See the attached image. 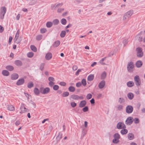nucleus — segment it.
Returning <instances> with one entry per match:
<instances>
[{"label": "nucleus", "mask_w": 145, "mask_h": 145, "mask_svg": "<svg viewBox=\"0 0 145 145\" xmlns=\"http://www.w3.org/2000/svg\"><path fill=\"white\" fill-rule=\"evenodd\" d=\"M7 108L8 110L10 111H14L15 110L14 107L11 105H7Z\"/></svg>", "instance_id": "nucleus-21"}, {"label": "nucleus", "mask_w": 145, "mask_h": 145, "mask_svg": "<svg viewBox=\"0 0 145 145\" xmlns=\"http://www.w3.org/2000/svg\"><path fill=\"white\" fill-rule=\"evenodd\" d=\"M61 23L64 25H65L67 23V21L64 18H62L61 21Z\"/></svg>", "instance_id": "nucleus-43"}, {"label": "nucleus", "mask_w": 145, "mask_h": 145, "mask_svg": "<svg viewBox=\"0 0 145 145\" xmlns=\"http://www.w3.org/2000/svg\"><path fill=\"white\" fill-rule=\"evenodd\" d=\"M2 74L4 76H7L9 75V72L7 70H4L2 71Z\"/></svg>", "instance_id": "nucleus-25"}, {"label": "nucleus", "mask_w": 145, "mask_h": 145, "mask_svg": "<svg viewBox=\"0 0 145 145\" xmlns=\"http://www.w3.org/2000/svg\"><path fill=\"white\" fill-rule=\"evenodd\" d=\"M6 11V8L5 7H3L1 8V15H2V16H1V18L3 19L5 15V14Z\"/></svg>", "instance_id": "nucleus-11"}, {"label": "nucleus", "mask_w": 145, "mask_h": 145, "mask_svg": "<svg viewBox=\"0 0 145 145\" xmlns=\"http://www.w3.org/2000/svg\"><path fill=\"white\" fill-rule=\"evenodd\" d=\"M30 48L34 52H36L37 49L36 47L33 45H31L30 46Z\"/></svg>", "instance_id": "nucleus-37"}, {"label": "nucleus", "mask_w": 145, "mask_h": 145, "mask_svg": "<svg viewBox=\"0 0 145 145\" xmlns=\"http://www.w3.org/2000/svg\"><path fill=\"white\" fill-rule=\"evenodd\" d=\"M22 40L21 37H15L14 39V42L16 43H19Z\"/></svg>", "instance_id": "nucleus-16"}, {"label": "nucleus", "mask_w": 145, "mask_h": 145, "mask_svg": "<svg viewBox=\"0 0 145 145\" xmlns=\"http://www.w3.org/2000/svg\"><path fill=\"white\" fill-rule=\"evenodd\" d=\"M22 113H24L27 111V109L24 107V105H22L20 108Z\"/></svg>", "instance_id": "nucleus-17"}, {"label": "nucleus", "mask_w": 145, "mask_h": 145, "mask_svg": "<svg viewBox=\"0 0 145 145\" xmlns=\"http://www.w3.org/2000/svg\"><path fill=\"white\" fill-rule=\"evenodd\" d=\"M134 80L137 86H139L141 84V81L140 78L138 75H137L134 77Z\"/></svg>", "instance_id": "nucleus-1"}, {"label": "nucleus", "mask_w": 145, "mask_h": 145, "mask_svg": "<svg viewBox=\"0 0 145 145\" xmlns=\"http://www.w3.org/2000/svg\"><path fill=\"white\" fill-rule=\"evenodd\" d=\"M133 121L135 123H138L139 122V120L138 118H136L133 119Z\"/></svg>", "instance_id": "nucleus-52"}, {"label": "nucleus", "mask_w": 145, "mask_h": 145, "mask_svg": "<svg viewBox=\"0 0 145 145\" xmlns=\"http://www.w3.org/2000/svg\"><path fill=\"white\" fill-rule=\"evenodd\" d=\"M64 10V8H59L57 10V12H61Z\"/></svg>", "instance_id": "nucleus-63"}, {"label": "nucleus", "mask_w": 145, "mask_h": 145, "mask_svg": "<svg viewBox=\"0 0 145 145\" xmlns=\"http://www.w3.org/2000/svg\"><path fill=\"white\" fill-rule=\"evenodd\" d=\"M62 137V134L60 132L59 133L56 139L57 142H58L60 140V139Z\"/></svg>", "instance_id": "nucleus-28"}, {"label": "nucleus", "mask_w": 145, "mask_h": 145, "mask_svg": "<svg viewBox=\"0 0 145 145\" xmlns=\"http://www.w3.org/2000/svg\"><path fill=\"white\" fill-rule=\"evenodd\" d=\"M94 78V75L93 74H90L88 77L87 80L89 81H91L93 80Z\"/></svg>", "instance_id": "nucleus-24"}, {"label": "nucleus", "mask_w": 145, "mask_h": 145, "mask_svg": "<svg viewBox=\"0 0 145 145\" xmlns=\"http://www.w3.org/2000/svg\"><path fill=\"white\" fill-rule=\"evenodd\" d=\"M71 98L73 99L77 100H78L79 99H83L84 98L83 96L82 95L79 96L75 94L72 95L71 96Z\"/></svg>", "instance_id": "nucleus-8"}, {"label": "nucleus", "mask_w": 145, "mask_h": 145, "mask_svg": "<svg viewBox=\"0 0 145 145\" xmlns=\"http://www.w3.org/2000/svg\"><path fill=\"white\" fill-rule=\"evenodd\" d=\"M125 102L124 99L123 98H120L118 100V102L120 104H121Z\"/></svg>", "instance_id": "nucleus-42"}, {"label": "nucleus", "mask_w": 145, "mask_h": 145, "mask_svg": "<svg viewBox=\"0 0 145 145\" xmlns=\"http://www.w3.org/2000/svg\"><path fill=\"white\" fill-rule=\"evenodd\" d=\"M81 84L84 86H85L86 85V82L85 79L83 78L81 80Z\"/></svg>", "instance_id": "nucleus-41"}, {"label": "nucleus", "mask_w": 145, "mask_h": 145, "mask_svg": "<svg viewBox=\"0 0 145 145\" xmlns=\"http://www.w3.org/2000/svg\"><path fill=\"white\" fill-rule=\"evenodd\" d=\"M133 10H129L126 13L123 17V20H125L127 19V18H129L133 14Z\"/></svg>", "instance_id": "nucleus-5"}, {"label": "nucleus", "mask_w": 145, "mask_h": 145, "mask_svg": "<svg viewBox=\"0 0 145 145\" xmlns=\"http://www.w3.org/2000/svg\"><path fill=\"white\" fill-rule=\"evenodd\" d=\"M40 92L43 94H48L50 91V89L48 87L44 88L43 87H40Z\"/></svg>", "instance_id": "nucleus-2"}, {"label": "nucleus", "mask_w": 145, "mask_h": 145, "mask_svg": "<svg viewBox=\"0 0 145 145\" xmlns=\"http://www.w3.org/2000/svg\"><path fill=\"white\" fill-rule=\"evenodd\" d=\"M68 90L71 92H74L75 90V88L73 86H70Z\"/></svg>", "instance_id": "nucleus-33"}, {"label": "nucleus", "mask_w": 145, "mask_h": 145, "mask_svg": "<svg viewBox=\"0 0 145 145\" xmlns=\"http://www.w3.org/2000/svg\"><path fill=\"white\" fill-rule=\"evenodd\" d=\"M106 75V72L105 71H104L103 72L102 74L101 75V78L102 80H103L105 79Z\"/></svg>", "instance_id": "nucleus-36"}, {"label": "nucleus", "mask_w": 145, "mask_h": 145, "mask_svg": "<svg viewBox=\"0 0 145 145\" xmlns=\"http://www.w3.org/2000/svg\"><path fill=\"white\" fill-rule=\"evenodd\" d=\"M20 121L19 120H17L15 122V124L17 126L19 125L20 124Z\"/></svg>", "instance_id": "nucleus-64"}, {"label": "nucleus", "mask_w": 145, "mask_h": 145, "mask_svg": "<svg viewBox=\"0 0 145 145\" xmlns=\"http://www.w3.org/2000/svg\"><path fill=\"white\" fill-rule=\"evenodd\" d=\"M59 84L60 85L63 86H65L66 85V83L64 82H60L59 83Z\"/></svg>", "instance_id": "nucleus-54"}, {"label": "nucleus", "mask_w": 145, "mask_h": 145, "mask_svg": "<svg viewBox=\"0 0 145 145\" xmlns=\"http://www.w3.org/2000/svg\"><path fill=\"white\" fill-rule=\"evenodd\" d=\"M78 68V67L77 65H74L72 67V69L74 71H76V70Z\"/></svg>", "instance_id": "nucleus-62"}, {"label": "nucleus", "mask_w": 145, "mask_h": 145, "mask_svg": "<svg viewBox=\"0 0 145 145\" xmlns=\"http://www.w3.org/2000/svg\"><path fill=\"white\" fill-rule=\"evenodd\" d=\"M44 65H45V64L44 63H41V64L40 65L39 69L40 70L42 71L43 70L44 68Z\"/></svg>", "instance_id": "nucleus-44"}, {"label": "nucleus", "mask_w": 145, "mask_h": 145, "mask_svg": "<svg viewBox=\"0 0 145 145\" xmlns=\"http://www.w3.org/2000/svg\"><path fill=\"white\" fill-rule=\"evenodd\" d=\"M85 128L83 129L82 131V134L81 136V138H83L84 136L86 134L87 131H85Z\"/></svg>", "instance_id": "nucleus-32"}, {"label": "nucleus", "mask_w": 145, "mask_h": 145, "mask_svg": "<svg viewBox=\"0 0 145 145\" xmlns=\"http://www.w3.org/2000/svg\"><path fill=\"white\" fill-rule=\"evenodd\" d=\"M137 51V55L138 57H141L143 55V53L142 49L140 47L137 48L136 49Z\"/></svg>", "instance_id": "nucleus-3"}, {"label": "nucleus", "mask_w": 145, "mask_h": 145, "mask_svg": "<svg viewBox=\"0 0 145 145\" xmlns=\"http://www.w3.org/2000/svg\"><path fill=\"white\" fill-rule=\"evenodd\" d=\"M34 92L35 94L37 96H38L39 95L40 92V90H39V89L37 88H34Z\"/></svg>", "instance_id": "nucleus-22"}, {"label": "nucleus", "mask_w": 145, "mask_h": 145, "mask_svg": "<svg viewBox=\"0 0 145 145\" xmlns=\"http://www.w3.org/2000/svg\"><path fill=\"white\" fill-rule=\"evenodd\" d=\"M4 30V27L1 25H0V33H2Z\"/></svg>", "instance_id": "nucleus-61"}, {"label": "nucleus", "mask_w": 145, "mask_h": 145, "mask_svg": "<svg viewBox=\"0 0 145 145\" xmlns=\"http://www.w3.org/2000/svg\"><path fill=\"white\" fill-rule=\"evenodd\" d=\"M25 80L24 78L19 79L16 83V84L18 86H20L24 84Z\"/></svg>", "instance_id": "nucleus-10"}, {"label": "nucleus", "mask_w": 145, "mask_h": 145, "mask_svg": "<svg viewBox=\"0 0 145 145\" xmlns=\"http://www.w3.org/2000/svg\"><path fill=\"white\" fill-rule=\"evenodd\" d=\"M66 32L65 31H62L61 33V36H64L65 35Z\"/></svg>", "instance_id": "nucleus-57"}, {"label": "nucleus", "mask_w": 145, "mask_h": 145, "mask_svg": "<svg viewBox=\"0 0 145 145\" xmlns=\"http://www.w3.org/2000/svg\"><path fill=\"white\" fill-rule=\"evenodd\" d=\"M127 137L129 140H132L134 138V136L133 134L132 133H129L127 135Z\"/></svg>", "instance_id": "nucleus-20"}, {"label": "nucleus", "mask_w": 145, "mask_h": 145, "mask_svg": "<svg viewBox=\"0 0 145 145\" xmlns=\"http://www.w3.org/2000/svg\"><path fill=\"white\" fill-rule=\"evenodd\" d=\"M14 63L16 65L18 66H21L22 65V61L19 60H17L15 61Z\"/></svg>", "instance_id": "nucleus-18"}, {"label": "nucleus", "mask_w": 145, "mask_h": 145, "mask_svg": "<svg viewBox=\"0 0 145 145\" xmlns=\"http://www.w3.org/2000/svg\"><path fill=\"white\" fill-rule=\"evenodd\" d=\"M63 4L62 3H59V4H55L54 5V7L55 8H56L59 6H61Z\"/></svg>", "instance_id": "nucleus-56"}, {"label": "nucleus", "mask_w": 145, "mask_h": 145, "mask_svg": "<svg viewBox=\"0 0 145 145\" xmlns=\"http://www.w3.org/2000/svg\"><path fill=\"white\" fill-rule=\"evenodd\" d=\"M53 24L52 22H48L46 23V26L48 28H50L52 26Z\"/></svg>", "instance_id": "nucleus-35"}, {"label": "nucleus", "mask_w": 145, "mask_h": 145, "mask_svg": "<svg viewBox=\"0 0 145 145\" xmlns=\"http://www.w3.org/2000/svg\"><path fill=\"white\" fill-rule=\"evenodd\" d=\"M86 105V102L85 100H83L81 101L79 104V107L80 108H82L85 106Z\"/></svg>", "instance_id": "nucleus-14"}, {"label": "nucleus", "mask_w": 145, "mask_h": 145, "mask_svg": "<svg viewBox=\"0 0 145 145\" xmlns=\"http://www.w3.org/2000/svg\"><path fill=\"white\" fill-rule=\"evenodd\" d=\"M117 128L118 129H121L126 128L125 124L123 122H119L117 124Z\"/></svg>", "instance_id": "nucleus-7"}, {"label": "nucleus", "mask_w": 145, "mask_h": 145, "mask_svg": "<svg viewBox=\"0 0 145 145\" xmlns=\"http://www.w3.org/2000/svg\"><path fill=\"white\" fill-rule=\"evenodd\" d=\"M34 86V84L32 82H30L28 83L27 87L29 88H31Z\"/></svg>", "instance_id": "nucleus-34"}, {"label": "nucleus", "mask_w": 145, "mask_h": 145, "mask_svg": "<svg viewBox=\"0 0 145 145\" xmlns=\"http://www.w3.org/2000/svg\"><path fill=\"white\" fill-rule=\"evenodd\" d=\"M54 82H53L50 81L49 83V85L50 86L52 87L54 85Z\"/></svg>", "instance_id": "nucleus-60"}, {"label": "nucleus", "mask_w": 145, "mask_h": 145, "mask_svg": "<svg viewBox=\"0 0 145 145\" xmlns=\"http://www.w3.org/2000/svg\"><path fill=\"white\" fill-rule=\"evenodd\" d=\"M6 68L7 70L10 71H13L14 69L12 65H7L6 67Z\"/></svg>", "instance_id": "nucleus-27"}, {"label": "nucleus", "mask_w": 145, "mask_h": 145, "mask_svg": "<svg viewBox=\"0 0 145 145\" xmlns=\"http://www.w3.org/2000/svg\"><path fill=\"white\" fill-rule=\"evenodd\" d=\"M133 121V118L132 117H128L125 121V123L127 125H130L132 124Z\"/></svg>", "instance_id": "nucleus-6"}, {"label": "nucleus", "mask_w": 145, "mask_h": 145, "mask_svg": "<svg viewBox=\"0 0 145 145\" xmlns=\"http://www.w3.org/2000/svg\"><path fill=\"white\" fill-rule=\"evenodd\" d=\"M120 142V140L118 139L114 138L112 140V142L114 144H118Z\"/></svg>", "instance_id": "nucleus-46"}, {"label": "nucleus", "mask_w": 145, "mask_h": 145, "mask_svg": "<svg viewBox=\"0 0 145 145\" xmlns=\"http://www.w3.org/2000/svg\"><path fill=\"white\" fill-rule=\"evenodd\" d=\"M127 86L129 88L133 87L134 85V82L132 81L128 82L127 83Z\"/></svg>", "instance_id": "nucleus-19"}, {"label": "nucleus", "mask_w": 145, "mask_h": 145, "mask_svg": "<svg viewBox=\"0 0 145 145\" xmlns=\"http://www.w3.org/2000/svg\"><path fill=\"white\" fill-rule=\"evenodd\" d=\"M59 86L57 85H54L53 87V89L54 90H57L59 89Z\"/></svg>", "instance_id": "nucleus-51"}, {"label": "nucleus", "mask_w": 145, "mask_h": 145, "mask_svg": "<svg viewBox=\"0 0 145 145\" xmlns=\"http://www.w3.org/2000/svg\"><path fill=\"white\" fill-rule=\"evenodd\" d=\"M81 71V69H78L76 71V72L75 73V75L76 76H78V75L79 74V73Z\"/></svg>", "instance_id": "nucleus-59"}, {"label": "nucleus", "mask_w": 145, "mask_h": 145, "mask_svg": "<svg viewBox=\"0 0 145 145\" xmlns=\"http://www.w3.org/2000/svg\"><path fill=\"white\" fill-rule=\"evenodd\" d=\"M82 85V84L80 82H78L76 83V86L77 87H80Z\"/></svg>", "instance_id": "nucleus-58"}, {"label": "nucleus", "mask_w": 145, "mask_h": 145, "mask_svg": "<svg viewBox=\"0 0 145 145\" xmlns=\"http://www.w3.org/2000/svg\"><path fill=\"white\" fill-rule=\"evenodd\" d=\"M46 31V29L45 28H42L40 30V32L42 33H44Z\"/></svg>", "instance_id": "nucleus-49"}, {"label": "nucleus", "mask_w": 145, "mask_h": 145, "mask_svg": "<svg viewBox=\"0 0 145 145\" xmlns=\"http://www.w3.org/2000/svg\"><path fill=\"white\" fill-rule=\"evenodd\" d=\"M88 106H85L84 107L82 108V111L84 112H86L88 110Z\"/></svg>", "instance_id": "nucleus-47"}, {"label": "nucleus", "mask_w": 145, "mask_h": 145, "mask_svg": "<svg viewBox=\"0 0 145 145\" xmlns=\"http://www.w3.org/2000/svg\"><path fill=\"white\" fill-rule=\"evenodd\" d=\"M92 95L91 94L89 93L86 96V98L88 99H89L92 98Z\"/></svg>", "instance_id": "nucleus-50"}, {"label": "nucleus", "mask_w": 145, "mask_h": 145, "mask_svg": "<svg viewBox=\"0 0 145 145\" xmlns=\"http://www.w3.org/2000/svg\"><path fill=\"white\" fill-rule=\"evenodd\" d=\"M34 54L32 52H30L28 53L27 54V57H29L31 58L33 57Z\"/></svg>", "instance_id": "nucleus-45"}, {"label": "nucleus", "mask_w": 145, "mask_h": 145, "mask_svg": "<svg viewBox=\"0 0 145 145\" xmlns=\"http://www.w3.org/2000/svg\"><path fill=\"white\" fill-rule=\"evenodd\" d=\"M142 62L140 61H137L135 65L137 67H140L142 65Z\"/></svg>", "instance_id": "nucleus-23"}, {"label": "nucleus", "mask_w": 145, "mask_h": 145, "mask_svg": "<svg viewBox=\"0 0 145 145\" xmlns=\"http://www.w3.org/2000/svg\"><path fill=\"white\" fill-rule=\"evenodd\" d=\"M48 80L50 81H50L54 82L55 81L54 78V77H52V76L49 77L48 78Z\"/></svg>", "instance_id": "nucleus-53"}, {"label": "nucleus", "mask_w": 145, "mask_h": 145, "mask_svg": "<svg viewBox=\"0 0 145 145\" xmlns=\"http://www.w3.org/2000/svg\"><path fill=\"white\" fill-rule=\"evenodd\" d=\"M105 80L101 81L99 84L98 87L100 89L103 88L105 86Z\"/></svg>", "instance_id": "nucleus-12"}, {"label": "nucleus", "mask_w": 145, "mask_h": 145, "mask_svg": "<svg viewBox=\"0 0 145 145\" xmlns=\"http://www.w3.org/2000/svg\"><path fill=\"white\" fill-rule=\"evenodd\" d=\"M114 138L119 140L120 138V136L119 133H115L113 135Z\"/></svg>", "instance_id": "nucleus-29"}, {"label": "nucleus", "mask_w": 145, "mask_h": 145, "mask_svg": "<svg viewBox=\"0 0 145 145\" xmlns=\"http://www.w3.org/2000/svg\"><path fill=\"white\" fill-rule=\"evenodd\" d=\"M123 108V106L121 105H119L116 107V108L118 110H121Z\"/></svg>", "instance_id": "nucleus-39"}, {"label": "nucleus", "mask_w": 145, "mask_h": 145, "mask_svg": "<svg viewBox=\"0 0 145 145\" xmlns=\"http://www.w3.org/2000/svg\"><path fill=\"white\" fill-rule=\"evenodd\" d=\"M19 76L17 74L15 73L12 74L11 77L12 80H15L17 79L18 78Z\"/></svg>", "instance_id": "nucleus-15"}, {"label": "nucleus", "mask_w": 145, "mask_h": 145, "mask_svg": "<svg viewBox=\"0 0 145 145\" xmlns=\"http://www.w3.org/2000/svg\"><path fill=\"white\" fill-rule=\"evenodd\" d=\"M69 95V93L68 91L64 92L62 94V96L63 97H65L68 96Z\"/></svg>", "instance_id": "nucleus-38"}, {"label": "nucleus", "mask_w": 145, "mask_h": 145, "mask_svg": "<svg viewBox=\"0 0 145 145\" xmlns=\"http://www.w3.org/2000/svg\"><path fill=\"white\" fill-rule=\"evenodd\" d=\"M76 105V103L74 102H72L71 103V105L72 107H74Z\"/></svg>", "instance_id": "nucleus-55"}, {"label": "nucleus", "mask_w": 145, "mask_h": 145, "mask_svg": "<svg viewBox=\"0 0 145 145\" xmlns=\"http://www.w3.org/2000/svg\"><path fill=\"white\" fill-rule=\"evenodd\" d=\"M106 57H105L103 58H102L101 60L99 62L102 65H105V64L103 63V62L104 61V60L105 59Z\"/></svg>", "instance_id": "nucleus-48"}, {"label": "nucleus", "mask_w": 145, "mask_h": 145, "mask_svg": "<svg viewBox=\"0 0 145 145\" xmlns=\"http://www.w3.org/2000/svg\"><path fill=\"white\" fill-rule=\"evenodd\" d=\"M60 44V41L57 40L53 44V46L54 47H57L59 46Z\"/></svg>", "instance_id": "nucleus-30"}, {"label": "nucleus", "mask_w": 145, "mask_h": 145, "mask_svg": "<svg viewBox=\"0 0 145 145\" xmlns=\"http://www.w3.org/2000/svg\"><path fill=\"white\" fill-rule=\"evenodd\" d=\"M127 97L128 99L130 100L132 99L134 97V95L132 93H129L127 95Z\"/></svg>", "instance_id": "nucleus-26"}, {"label": "nucleus", "mask_w": 145, "mask_h": 145, "mask_svg": "<svg viewBox=\"0 0 145 145\" xmlns=\"http://www.w3.org/2000/svg\"><path fill=\"white\" fill-rule=\"evenodd\" d=\"M52 57V53L50 52H48L46 54L45 56V58L46 60H49L51 59Z\"/></svg>", "instance_id": "nucleus-13"}, {"label": "nucleus", "mask_w": 145, "mask_h": 145, "mask_svg": "<svg viewBox=\"0 0 145 145\" xmlns=\"http://www.w3.org/2000/svg\"><path fill=\"white\" fill-rule=\"evenodd\" d=\"M134 67V64L133 62H131L128 63L127 67V70L128 72H132Z\"/></svg>", "instance_id": "nucleus-4"}, {"label": "nucleus", "mask_w": 145, "mask_h": 145, "mask_svg": "<svg viewBox=\"0 0 145 145\" xmlns=\"http://www.w3.org/2000/svg\"><path fill=\"white\" fill-rule=\"evenodd\" d=\"M123 129H122L120 131V133L121 134L123 135L126 134L128 133V130L127 129L125 128Z\"/></svg>", "instance_id": "nucleus-31"}, {"label": "nucleus", "mask_w": 145, "mask_h": 145, "mask_svg": "<svg viewBox=\"0 0 145 145\" xmlns=\"http://www.w3.org/2000/svg\"><path fill=\"white\" fill-rule=\"evenodd\" d=\"M59 22V20L57 19L54 20L53 21V24L54 25H56L58 24Z\"/></svg>", "instance_id": "nucleus-40"}, {"label": "nucleus", "mask_w": 145, "mask_h": 145, "mask_svg": "<svg viewBox=\"0 0 145 145\" xmlns=\"http://www.w3.org/2000/svg\"><path fill=\"white\" fill-rule=\"evenodd\" d=\"M126 112L128 114L132 113L133 110V107L131 105H127L126 108Z\"/></svg>", "instance_id": "nucleus-9"}]
</instances>
